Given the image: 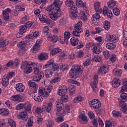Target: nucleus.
I'll return each mask as SVG.
<instances>
[{"instance_id":"31","label":"nucleus","mask_w":127,"mask_h":127,"mask_svg":"<svg viewBox=\"0 0 127 127\" xmlns=\"http://www.w3.org/2000/svg\"><path fill=\"white\" fill-rule=\"evenodd\" d=\"M79 43V39L77 38L72 37L70 39V44L72 46H76Z\"/></svg>"},{"instance_id":"8","label":"nucleus","mask_w":127,"mask_h":127,"mask_svg":"<svg viewBox=\"0 0 127 127\" xmlns=\"http://www.w3.org/2000/svg\"><path fill=\"white\" fill-rule=\"evenodd\" d=\"M28 85L32 93H36L38 90V85L35 83L34 80H29L28 82Z\"/></svg>"},{"instance_id":"39","label":"nucleus","mask_w":127,"mask_h":127,"mask_svg":"<svg viewBox=\"0 0 127 127\" xmlns=\"http://www.w3.org/2000/svg\"><path fill=\"white\" fill-rule=\"evenodd\" d=\"M21 99L20 96L19 95H13L11 97L10 99L14 102L17 101L20 102Z\"/></svg>"},{"instance_id":"13","label":"nucleus","mask_w":127,"mask_h":127,"mask_svg":"<svg viewBox=\"0 0 127 127\" xmlns=\"http://www.w3.org/2000/svg\"><path fill=\"white\" fill-rule=\"evenodd\" d=\"M108 72H109V66L105 64L101 66L98 70L99 75H105Z\"/></svg>"},{"instance_id":"48","label":"nucleus","mask_w":127,"mask_h":127,"mask_svg":"<svg viewBox=\"0 0 127 127\" xmlns=\"http://www.w3.org/2000/svg\"><path fill=\"white\" fill-rule=\"evenodd\" d=\"M8 125L11 127H16V123L12 119H9L8 120Z\"/></svg>"},{"instance_id":"46","label":"nucleus","mask_w":127,"mask_h":127,"mask_svg":"<svg viewBox=\"0 0 127 127\" xmlns=\"http://www.w3.org/2000/svg\"><path fill=\"white\" fill-rule=\"evenodd\" d=\"M70 11L71 13H77L78 12V10L77 9V6L74 5H72V6L70 7Z\"/></svg>"},{"instance_id":"9","label":"nucleus","mask_w":127,"mask_h":127,"mask_svg":"<svg viewBox=\"0 0 127 127\" xmlns=\"http://www.w3.org/2000/svg\"><path fill=\"white\" fill-rule=\"evenodd\" d=\"M89 105H90V107H91V108L95 110L101 108V102H100L98 99H93L90 101Z\"/></svg>"},{"instance_id":"55","label":"nucleus","mask_w":127,"mask_h":127,"mask_svg":"<svg viewBox=\"0 0 127 127\" xmlns=\"http://www.w3.org/2000/svg\"><path fill=\"white\" fill-rule=\"evenodd\" d=\"M65 4L66 6H71V5H73L74 1L71 0H67L65 1Z\"/></svg>"},{"instance_id":"56","label":"nucleus","mask_w":127,"mask_h":127,"mask_svg":"<svg viewBox=\"0 0 127 127\" xmlns=\"http://www.w3.org/2000/svg\"><path fill=\"white\" fill-rule=\"evenodd\" d=\"M53 121L52 120H48L46 123V127H53Z\"/></svg>"},{"instance_id":"63","label":"nucleus","mask_w":127,"mask_h":127,"mask_svg":"<svg viewBox=\"0 0 127 127\" xmlns=\"http://www.w3.org/2000/svg\"><path fill=\"white\" fill-rule=\"evenodd\" d=\"M113 13L115 14V15H116V16L119 15L120 13H121L120 9L118 8H114L113 9Z\"/></svg>"},{"instance_id":"34","label":"nucleus","mask_w":127,"mask_h":127,"mask_svg":"<svg viewBox=\"0 0 127 127\" xmlns=\"http://www.w3.org/2000/svg\"><path fill=\"white\" fill-rule=\"evenodd\" d=\"M48 39L49 41H52V42H57L58 37L57 35H49L48 36Z\"/></svg>"},{"instance_id":"10","label":"nucleus","mask_w":127,"mask_h":127,"mask_svg":"<svg viewBox=\"0 0 127 127\" xmlns=\"http://www.w3.org/2000/svg\"><path fill=\"white\" fill-rule=\"evenodd\" d=\"M67 86L66 85H61L59 88V91L58 92V95L61 96V97H63L65 96L66 94H67Z\"/></svg>"},{"instance_id":"26","label":"nucleus","mask_w":127,"mask_h":127,"mask_svg":"<svg viewBox=\"0 0 127 127\" xmlns=\"http://www.w3.org/2000/svg\"><path fill=\"white\" fill-rule=\"evenodd\" d=\"M24 108L28 114H30V113H31V104H30V103L28 102L25 103L24 104Z\"/></svg>"},{"instance_id":"37","label":"nucleus","mask_w":127,"mask_h":127,"mask_svg":"<svg viewBox=\"0 0 127 127\" xmlns=\"http://www.w3.org/2000/svg\"><path fill=\"white\" fill-rule=\"evenodd\" d=\"M104 28L105 30H109L111 28V23L110 21L105 20L104 22Z\"/></svg>"},{"instance_id":"62","label":"nucleus","mask_w":127,"mask_h":127,"mask_svg":"<svg viewBox=\"0 0 127 127\" xmlns=\"http://www.w3.org/2000/svg\"><path fill=\"white\" fill-rule=\"evenodd\" d=\"M94 60L96 62H102V57L98 55L95 56Z\"/></svg>"},{"instance_id":"2","label":"nucleus","mask_w":127,"mask_h":127,"mask_svg":"<svg viewBox=\"0 0 127 127\" xmlns=\"http://www.w3.org/2000/svg\"><path fill=\"white\" fill-rule=\"evenodd\" d=\"M82 71H83L82 66L74 64L69 70V77L73 79H77L80 76V73H82Z\"/></svg>"},{"instance_id":"28","label":"nucleus","mask_w":127,"mask_h":127,"mask_svg":"<svg viewBox=\"0 0 127 127\" xmlns=\"http://www.w3.org/2000/svg\"><path fill=\"white\" fill-rule=\"evenodd\" d=\"M8 114H9V111H8L7 109H0V115H1V116H3V117H6V116H8Z\"/></svg>"},{"instance_id":"41","label":"nucleus","mask_w":127,"mask_h":127,"mask_svg":"<svg viewBox=\"0 0 127 127\" xmlns=\"http://www.w3.org/2000/svg\"><path fill=\"white\" fill-rule=\"evenodd\" d=\"M61 51H62V50H61L59 48H55L52 50V51L50 53V54L51 55L54 56V55H56V54H57V53H59V52H61Z\"/></svg>"},{"instance_id":"11","label":"nucleus","mask_w":127,"mask_h":127,"mask_svg":"<svg viewBox=\"0 0 127 127\" xmlns=\"http://www.w3.org/2000/svg\"><path fill=\"white\" fill-rule=\"evenodd\" d=\"M11 13V9L7 8L2 12V15L4 20H8L9 19V13Z\"/></svg>"},{"instance_id":"60","label":"nucleus","mask_w":127,"mask_h":127,"mask_svg":"<svg viewBox=\"0 0 127 127\" xmlns=\"http://www.w3.org/2000/svg\"><path fill=\"white\" fill-rule=\"evenodd\" d=\"M5 104L6 107H7V108L9 109H11V108H12V104H11V102H10L9 100H6L5 102Z\"/></svg>"},{"instance_id":"20","label":"nucleus","mask_w":127,"mask_h":127,"mask_svg":"<svg viewBox=\"0 0 127 127\" xmlns=\"http://www.w3.org/2000/svg\"><path fill=\"white\" fill-rule=\"evenodd\" d=\"M112 85L113 88H118L121 85V80L119 78H114L112 81Z\"/></svg>"},{"instance_id":"43","label":"nucleus","mask_w":127,"mask_h":127,"mask_svg":"<svg viewBox=\"0 0 127 127\" xmlns=\"http://www.w3.org/2000/svg\"><path fill=\"white\" fill-rule=\"evenodd\" d=\"M53 66H54V68H55L56 71H57L59 68L61 69V70H63L64 68V65H63V64H54L53 65Z\"/></svg>"},{"instance_id":"12","label":"nucleus","mask_w":127,"mask_h":127,"mask_svg":"<svg viewBox=\"0 0 127 127\" xmlns=\"http://www.w3.org/2000/svg\"><path fill=\"white\" fill-rule=\"evenodd\" d=\"M55 68H54V66L53 65L52 66V68H48L46 69L45 72V76L46 78H49L52 77V74H53V72H55Z\"/></svg>"},{"instance_id":"52","label":"nucleus","mask_w":127,"mask_h":127,"mask_svg":"<svg viewBox=\"0 0 127 127\" xmlns=\"http://www.w3.org/2000/svg\"><path fill=\"white\" fill-rule=\"evenodd\" d=\"M9 43V42L8 40H5L0 42V45L1 46V47H5V46H6V45H7Z\"/></svg>"},{"instance_id":"5","label":"nucleus","mask_w":127,"mask_h":127,"mask_svg":"<svg viewBox=\"0 0 127 127\" xmlns=\"http://www.w3.org/2000/svg\"><path fill=\"white\" fill-rule=\"evenodd\" d=\"M57 105L56 108H57V115L59 117H64L66 115V111L64 109V105L62 103V100H58Z\"/></svg>"},{"instance_id":"57","label":"nucleus","mask_w":127,"mask_h":127,"mask_svg":"<svg viewBox=\"0 0 127 127\" xmlns=\"http://www.w3.org/2000/svg\"><path fill=\"white\" fill-rule=\"evenodd\" d=\"M23 108H24V104L23 103H20L17 105L15 107V109L17 110H21L23 109Z\"/></svg>"},{"instance_id":"38","label":"nucleus","mask_w":127,"mask_h":127,"mask_svg":"<svg viewBox=\"0 0 127 127\" xmlns=\"http://www.w3.org/2000/svg\"><path fill=\"white\" fill-rule=\"evenodd\" d=\"M106 48L109 50H113L116 48V44L112 43H108L106 45Z\"/></svg>"},{"instance_id":"53","label":"nucleus","mask_w":127,"mask_h":127,"mask_svg":"<svg viewBox=\"0 0 127 127\" xmlns=\"http://www.w3.org/2000/svg\"><path fill=\"white\" fill-rule=\"evenodd\" d=\"M92 51L93 53H95V54H100V53L102 52L101 50H100V48L97 47H94L92 49Z\"/></svg>"},{"instance_id":"44","label":"nucleus","mask_w":127,"mask_h":127,"mask_svg":"<svg viewBox=\"0 0 127 127\" xmlns=\"http://www.w3.org/2000/svg\"><path fill=\"white\" fill-rule=\"evenodd\" d=\"M84 100L83 97L81 95L77 96L76 97L74 98L73 102V103H79V102H82Z\"/></svg>"},{"instance_id":"64","label":"nucleus","mask_w":127,"mask_h":127,"mask_svg":"<svg viewBox=\"0 0 127 127\" xmlns=\"http://www.w3.org/2000/svg\"><path fill=\"white\" fill-rule=\"evenodd\" d=\"M58 100H61L62 103H63V102H68V96L66 95V94H65L63 96V97L62 98V99H59Z\"/></svg>"},{"instance_id":"21","label":"nucleus","mask_w":127,"mask_h":127,"mask_svg":"<svg viewBox=\"0 0 127 127\" xmlns=\"http://www.w3.org/2000/svg\"><path fill=\"white\" fill-rule=\"evenodd\" d=\"M82 21H79L75 25L74 30L78 32H83V29L82 28Z\"/></svg>"},{"instance_id":"16","label":"nucleus","mask_w":127,"mask_h":127,"mask_svg":"<svg viewBox=\"0 0 127 127\" xmlns=\"http://www.w3.org/2000/svg\"><path fill=\"white\" fill-rule=\"evenodd\" d=\"M43 77H44V73H43V71H40L39 74H36V75L34 76L33 80L32 81L38 83V82H39Z\"/></svg>"},{"instance_id":"49","label":"nucleus","mask_w":127,"mask_h":127,"mask_svg":"<svg viewBox=\"0 0 127 127\" xmlns=\"http://www.w3.org/2000/svg\"><path fill=\"white\" fill-rule=\"evenodd\" d=\"M33 127V118L31 117L28 119L26 127Z\"/></svg>"},{"instance_id":"3","label":"nucleus","mask_w":127,"mask_h":127,"mask_svg":"<svg viewBox=\"0 0 127 127\" xmlns=\"http://www.w3.org/2000/svg\"><path fill=\"white\" fill-rule=\"evenodd\" d=\"M33 66H35V64L32 62H23L21 64V69H22L25 74H30L32 72Z\"/></svg>"},{"instance_id":"29","label":"nucleus","mask_w":127,"mask_h":127,"mask_svg":"<svg viewBox=\"0 0 127 127\" xmlns=\"http://www.w3.org/2000/svg\"><path fill=\"white\" fill-rule=\"evenodd\" d=\"M47 58H48V55L45 53H42L38 56V59L41 61L46 60Z\"/></svg>"},{"instance_id":"50","label":"nucleus","mask_w":127,"mask_h":127,"mask_svg":"<svg viewBox=\"0 0 127 127\" xmlns=\"http://www.w3.org/2000/svg\"><path fill=\"white\" fill-rule=\"evenodd\" d=\"M48 25L51 28L53 27V26H55V22L50 20V19H48L47 20V22H46Z\"/></svg>"},{"instance_id":"42","label":"nucleus","mask_w":127,"mask_h":127,"mask_svg":"<svg viewBox=\"0 0 127 127\" xmlns=\"http://www.w3.org/2000/svg\"><path fill=\"white\" fill-rule=\"evenodd\" d=\"M42 33L43 34H44V35L48 36L49 33V27L47 26H44L42 29Z\"/></svg>"},{"instance_id":"36","label":"nucleus","mask_w":127,"mask_h":127,"mask_svg":"<svg viewBox=\"0 0 127 127\" xmlns=\"http://www.w3.org/2000/svg\"><path fill=\"white\" fill-rule=\"evenodd\" d=\"M69 95L72 96L74 95L76 92V87L73 85H70L69 86Z\"/></svg>"},{"instance_id":"32","label":"nucleus","mask_w":127,"mask_h":127,"mask_svg":"<svg viewBox=\"0 0 127 127\" xmlns=\"http://www.w3.org/2000/svg\"><path fill=\"white\" fill-rule=\"evenodd\" d=\"M123 73V71L121 69L119 68H115L113 70V74L115 76H117V77H120L122 73Z\"/></svg>"},{"instance_id":"59","label":"nucleus","mask_w":127,"mask_h":127,"mask_svg":"<svg viewBox=\"0 0 127 127\" xmlns=\"http://www.w3.org/2000/svg\"><path fill=\"white\" fill-rule=\"evenodd\" d=\"M70 35H71V34H70V32H65L64 33V38L65 39H66V41H68V39L70 38Z\"/></svg>"},{"instance_id":"18","label":"nucleus","mask_w":127,"mask_h":127,"mask_svg":"<svg viewBox=\"0 0 127 127\" xmlns=\"http://www.w3.org/2000/svg\"><path fill=\"white\" fill-rule=\"evenodd\" d=\"M101 3L99 1L95 2L94 3V8L96 12H99V13H102L103 11V9L100 8Z\"/></svg>"},{"instance_id":"15","label":"nucleus","mask_w":127,"mask_h":127,"mask_svg":"<svg viewBox=\"0 0 127 127\" xmlns=\"http://www.w3.org/2000/svg\"><path fill=\"white\" fill-rule=\"evenodd\" d=\"M41 44V40H37L35 44L33 46V53H36L37 52H38V50H39L40 48Z\"/></svg>"},{"instance_id":"40","label":"nucleus","mask_w":127,"mask_h":127,"mask_svg":"<svg viewBox=\"0 0 127 127\" xmlns=\"http://www.w3.org/2000/svg\"><path fill=\"white\" fill-rule=\"evenodd\" d=\"M34 100L36 101V102H39L41 103L43 101V98H42V95L39 94V95H36L34 96Z\"/></svg>"},{"instance_id":"6","label":"nucleus","mask_w":127,"mask_h":127,"mask_svg":"<svg viewBox=\"0 0 127 127\" xmlns=\"http://www.w3.org/2000/svg\"><path fill=\"white\" fill-rule=\"evenodd\" d=\"M52 91V86H47L45 87L44 89H39V94L42 95L45 99L49 97V94L50 92Z\"/></svg>"},{"instance_id":"19","label":"nucleus","mask_w":127,"mask_h":127,"mask_svg":"<svg viewBox=\"0 0 127 127\" xmlns=\"http://www.w3.org/2000/svg\"><path fill=\"white\" fill-rule=\"evenodd\" d=\"M19 119H21L23 121H27L28 119V114H27V112L26 111H23L19 113Z\"/></svg>"},{"instance_id":"30","label":"nucleus","mask_w":127,"mask_h":127,"mask_svg":"<svg viewBox=\"0 0 127 127\" xmlns=\"http://www.w3.org/2000/svg\"><path fill=\"white\" fill-rule=\"evenodd\" d=\"M26 44H27V42L26 41H22L19 42L18 44H17V47L20 49H23L25 48V46H26Z\"/></svg>"},{"instance_id":"7","label":"nucleus","mask_w":127,"mask_h":127,"mask_svg":"<svg viewBox=\"0 0 127 127\" xmlns=\"http://www.w3.org/2000/svg\"><path fill=\"white\" fill-rule=\"evenodd\" d=\"M127 91V86L123 85L122 87V89L120 91L121 95V99H119V103H125L126 100H127V94L124 93V92Z\"/></svg>"},{"instance_id":"61","label":"nucleus","mask_w":127,"mask_h":127,"mask_svg":"<svg viewBox=\"0 0 127 127\" xmlns=\"http://www.w3.org/2000/svg\"><path fill=\"white\" fill-rule=\"evenodd\" d=\"M29 19V17L27 15H25L21 19V23L23 24L25 21H27Z\"/></svg>"},{"instance_id":"22","label":"nucleus","mask_w":127,"mask_h":127,"mask_svg":"<svg viewBox=\"0 0 127 127\" xmlns=\"http://www.w3.org/2000/svg\"><path fill=\"white\" fill-rule=\"evenodd\" d=\"M38 17L39 18V20H40L43 23H46L48 19H49V18L47 17V16L44 14H40L38 15Z\"/></svg>"},{"instance_id":"51","label":"nucleus","mask_w":127,"mask_h":127,"mask_svg":"<svg viewBox=\"0 0 127 127\" xmlns=\"http://www.w3.org/2000/svg\"><path fill=\"white\" fill-rule=\"evenodd\" d=\"M26 29H27V27H26V26H20L19 32L23 34V33L26 32Z\"/></svg>"},{"instance_id":"1","label":"nucleus","mask_w":127,"mask_h":127,"mask_svg":"<svg viewBox=\"0 0 127 127\" xmlns=\"http://www.w3.org/2000/svg\"><path fill=\"white\" fill-rule=\"evenodd\" d=\"M63 3L62 0H54V2L50 5L47 6L46 10L49 11L51 19L57 20L58 17L61 16V10L60 7Z\"/></svg>"},{"instance_id":"35","label":"nucleus","mask_w":127,"mask_h":127,"mask_svg":"<svg viewBox=\"0 0 127 127\" xmlns=\"http://www.w3.org/2000/svg\"><path fill=\"white\" fill-rule=\"evenodd\" d=\"M1 83L2 86H4V87H6V86H7L9 83V79H8V77H3L2 79Z\"/></svg>"},{"instance_id":"33","label":"nucleus","mask_w":127,"mask_h":127,"mask_svg":"<svg viewBox=\"0 0 127 127\" xmlns=\"http://www.w3.org/2000/svg\"><path fill=\"white\" fill-rule=\"evenodd\" d=\"M90 85L94 93L97 94L99 92V87L97 86V84L95 83V82H91Z\"/></svg>"},{"instance_id":"23","label":"nucleus","mask_w":127,"mask_h":127,"mask_svg":"<svg viewBox=\"0 0 127 127\" xmlns=\"http://www.w3.org/2000/svg\"><path fill=\"white\" fill-rule=\"evenodd\" d=\"M16 90L17 92H19V93H22V92H24L25 87L22 83H18L16 85Z\"/></svg>"},{"instance_id":"58","label":"nucleus","mask_w":127,"mask_h":127,"mask_svg":"<svg viewBox=\"0 0 127 127\" xmlns=\"http://www.w3.org/2000/svg\"><path fill=\"white\" fill-rule=\"evenodd\" d=\"M83 56H84V51H83V50H81L78 52L77 57L78 58H82Z\"/></svg>"},{"instance_id":"17","label":"nucleus","mask_w":127,"mask_h":127,"mask_svg":"<svg viewBox=\"0 0 127 127\" xmlns=\"http://www.w3.org/2000/svg\"><path fill=\"white\" fill-rule=\"evenodd\" d=\"M107 38L110 42L116 43L119 41V38L115 35H108Z\"/></svg>"},{"instance_id":"47","label":"nucleus","mask_w":127,"mask_h":127,"mask_svg":"<svg viewBox=\"0 0 127 127\" xmlns=\"http://www.w3.org/2000/svg\"><path fill=\"white\" fill-rule=\"evenodd\" d=\"M107 5L110 8H113L116 5V1L114 0H111L107 2Z\"/></svg>"},{"instance_id":"4","label":"nucleus","mask_w":127,"mask_h":127,"mask_svg":"<svg viewBox=\"0 0 127 127\" xmlns=\"http://www.w3.org/2000/svg\"><path fill=\"white\" fill-rule=\"evenodd\" d=\"M76 5L78 7H83V11L80 12L82 17H83L84 20H87L88 18V15H89V10L87 8L86 6V3L81 0H76Z\"/></svg>"},{"instance_id":"24","label":"nucleus","mask_w":127,"mask_h":127,"mask_svg":"<svg viewBox=\"0 0 127 127\" xmlns=\"http://www.w3.org/2000/svg\"><path fill=\"white\" fill-rule=\"evenodd\" d=\"M43 106L44 108H46V111L47 113H50L51 112V108H52V102L50 101L48 103L47 102H44L43 104Z\"/></svg>"},{"instance_id":"54","label":"nucleus","mask_w":127,"mask_h":127,"mask_svg":"<svg viewBox=\"0 0 127 127\" xmlns=\"http://www.w3.org/2000/svg\"><path fill=\"white\" fill-rule=\"evenodd\" d=\"M67 82L70 83V84H74V85H76V86H80V82L77 81H75L73 79H68Z\"/></svg>"},{"instance_id":"27","label":"nucleus","mask_w":127,"mask_h":127,"mask_svg":"<svg viewBox=\"0 0 127 127\" xmlns=\"http://www.w3.org/2000/svg\"><path fill=\"white\" fill-rule=\"evenodd\" d=\"M120 107H121V111L124 114H127V104L123 103V102L119 103Z\"/></svg>"},{"instance_id":"45","label":"nucleus","mask_w":127,"mask_h":127,"mask_svg":"<svg viewBox=\"0 0 127 127\" xmlns=\"http://www.w3.org/2000/svg\"><path fill=\"white\" fill-rule=\"evenodd\" d=\"M112 115L114 118H118V117H121L122 116V112L117 111H113Z\"/></svg>"},{"instance_id":"25","label":"nucleus","mask_w":127,"mask_h":127,"mask_svg":"<svg viewBox=\"0 0 127 127\" xmlns=\"http://www.w3.org/2000/svg\"><path fill=\"white\" fill-rule=\"evenodd\" d=\"M79 122L80 124L85 125V124L88 123V118L85 115L81 114L79 116Z\"/></svg>"},{"instance_id":"14","label":"nucleus","mask_w":127,"mask_h":127,"mask_svg":"<svg viewBox=\"0 0 127 127\" xmlns=\"http://www.w3.org/2000/svg\"><path fill=\"white\" fill-rule=\"evenodd\" d=\"M103 13L104 15H106L108 18L112 19L113 18V16H114V14H113V12L110 9H108L107 7H104L103 9Z\"/></svg>"}]
</instances>
